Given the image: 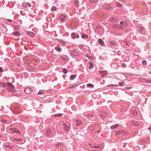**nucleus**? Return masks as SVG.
<instances>
[{"label":"nucleus","mask_w":151,"mask_h":151,"mask_svg":"<svg viewBox=\"0 0 151 151\" xmlns=\"http://www.w3.org/2000/svg\"><path fill=\"white\" fill-rule=\"evenodd\" d=\"M14 139H15V140L18 141H21L22 140V139L20 138H14Z\"/></svg>","instance_id":"nucleus-37"},{"label":"nucleus","mask_w":151,"mask_h":151,"mask_svg":"<svg viewBox=\"0 0 151 151\" xmlns=\"http://www.w3.org/2000/svg\"><path fill=\"white\" fill-rule=\"evenodd\" d=\"M112 27L114 28L118 29L119 28L118 25L116 24H114V25H113L112 26Z\"/></svg>","instance_id":"nucleus-30"},{"label":"nucleus","mask_w":151,"mask_h":151,"mask_svg":"<svg viewBox=\"0 0 151 151\" xmlns=\"http://www.w3.org/2000/svg\"><path fill=\"white\" fill-rule=\"evenodd\" d=\"M61 59L64 60H67L66 56L65 55H63L61 56Z\"/></svg>","instance_id":"nucleus-25"},{"label":"nucleus","mask_w":151,"mask_h":151,"mask_svg":"<svg viewBox=\"0 0 151 151\" xmlns=\"http://www.w3.org/2000/svg\"><path fill=\"white\" fill-rule=\"evenodd\" d=\"M148 129L149 130H150L151 129V128H148Z\"/></svg>","instance_id":"nucleus-55"},{"label":"nucleus","mask_w":151,"mask_h":151,"mask_svg":"<svg viewBox=\"0 0 151 151\" xmlns=\"http://www.w3.org/2000/svg\"><path fill=\"white\" fill-rule=\"evenodd\" d=\"M144 27H141L140 26L137 27L136 28V30L138 31L139 33H141Z\"/></svg>","instance_id":"nucleus-6"},{"label":"nucleus","mask_w":151,"mask_h":151,"mask_svg":"<svg viewBox=\"0 0 151 151\" xmlns=\"http://www.w3.org/2000/svg\"><path fill=\"white\" fill-rule=\"evenodd\" d=\"M76 123L77 124L76 126H78L79 125H80L81 124V120L80 119H78L76 120Z\"/></svg>","instance_id":"nucleus-18"},{"label":"nucleus","mask_w":151,"mask_h":151,"mask_svg":"<svg viewBox=\"0 0 151 151\" xmlns=\"http://www.w3.org/2000/svg\"><path fill=\"white\" fill-rule=\"evenodd\" d=\"M26 33L30 37H34V33L30 31H27Z\"/></svg>","instance_id":"nucleus-11"},{"label":"nucleus","mask_w":151,"mask_h":151,"mask_svg":"<svg viewBox=\"0 0 151 151\" xmlns=\"http://www.w3.org/2000/svg\"><path fill=\"white\" fill-rule=\"evenodd\" d=\"M62 71L64 73L66 74L68 72V70L66 68H64L63 69Z\"/></svg>","instance_id":"nucleus-22"},{"label":"nucleus","mask_w":151,"mask_h":151,"mask_svg":"<svg viewBox=\"0 0 151 151\" xmlns=\"http://www.w3.org/2000/svg\"><path fill=\"white\" fill-rule=\"evenodd\" d=\"M125 83L124 82H120L119 83V85L120 86H122Z\"/></svg>","instance_id":"nucleus-35"},{"label":"nucleus","mask_w":151,"mask_h":151,"mask_svg":"<svg viewBox=\"0 0 151 151\" xmlns=\"http://www.w3.org/2000/svg\"><path fill=\"white\" fill-rule=\"evenodd\" d=\"M10 129L13 133H18L19 134H20L19 131L16 128H11Z\"/></svg>","instance_id":"nucleus-5"},{"label":"nucleus","mask_w":151,"mask_h":151,"mask_svg":"<svg viewBox=\"0 0 151 151\" xmlns=\"http://www.w3.org/2000/svg\"><path fill=\"white\" fill-rule=\"evenodd\" d=\"M123 21H121L120 23V24H123Z\"/></svg>","instance_id":"nucleus-46"},{"label":"nucleus","mask_w":151,"mask_h":151,"mask_svg":"<svg viewBox=\"0 0 151 151\" xmlns=\"http://www.w3.org/2000/svg\"><path fill=\"white\" fill-rule=\"evenodd\" d=\"M71 37L73 39H75L76 38V37L77 38H79V35L75 33H73L71 34Z\"/></svg>","instance_id":"nucleus-7"},{"label":"nucleus","mask_w":151,"mask_h":151,"mask_svg":"<svg viewBox=\"0 0 151 151\" xmlns=\"http://www.w3.org/2000/svg\"><path fill=\"white\" fill-rule=\"evenodd\" d=\"M56 50L58 52H60L61 51V48H57V49Z\"/></svg>","instance_id":"nucleus-36"},{"label":"nucleus","mask_w":151,"mask_h":151,"mask_svg":"<svg viewBox=\"0 0 151 151\" xmlns=\"http://www.w3.org/2000/svg\"><path fill=\"white\" fill-rule=\"evenodd\" d=\"M116 6H117V7H121V6H122V5H121V4H120V3H118V4H117Z\"/></svg>","instance_id":"nucleus-38"},{"label":"nucleus","mask_w":151,"mask_h":151,"mask_svg":"<svg viewBox=\"0 0 151 151\" xmlns=\"http://www.w3.org/2000/svg\"><path fill=\"white\" fill-rule=\"evenodd\" d=\"M3 71V70L2 68L0 66V72H2Z\"/></svg>","instance_id":"nucleus-43"},{"label":"nucleus","mask_w":151,"mask_h":151,"mask_svg":"<svg viewBox=\"0 0 151 151\" xmlns=\"http://www.w3.org/2000/svg\"><path fill=\"white\" fill-rule=\"evenodd\" d=\"M78 86L77 84L72 85L70 87L71 88H74Z\"/></svg>","instance_id":"nucleus-34"},{"label":"nucleus","mask_w":151,"mask_h":151,"mask_svg":"<svg viewBox=\"0 0 151 151\" xmlns=\"http://www.w3.org/2000/svg\"><path fill=\"white\" fill-rule=\"evenodd\" d=\"M147 82H149V83H151V81L150 80H149L148 81H147Z\"/></svg>","instance_id":"nucleus-53"},{"label":"nucleus","mask_w":151,"mask_h":151,"mask_svg":"<svg viewBox=\"0 0 151 151\" xmlns=\"http://www.w3.org/2000/svg\"><path fill=\"white\" fill-rule=\"evenodd\" d=\"M6 147H8V146H7H7H6Z\"/></svg>","instance_id":"nucleus-57"},{"label":"nucleus","mask_w":151,"mask_h":151,"mask_svg":"<svg viewBox=\"0 0 151 151\" xmlns=\"http://www.w3.org/2000/svg\"><path fill=\"white\" fill-rule=\"evenodd\" d=\"M118 126H119V125H118V124H116L114 125H112V126H111L110 127V128H111V129H115V128H117Z\"/></svg>","instance_id":"nucleus-17"},{"label":"nucleus","mask_w":151,"mask_h":151,"mask_svg":"<svg viewBox=\"0 0 151 151\" xmlns=\"http://www.w3.org/2000/svg\"><path fill=\"white\" fill-rule=\"evenodd\" d=\"M81 37L83 39H85V37L88 38V36L87 35H81Z\"/></svg>","instance_id":"nucleus-27"},{"label":"nucleus","mask_w":151,"mask_h":151,"mask_svg":"<svg viewBox=\"0 0 151 151\" xmlns=\"http://www.w3.org/2000/svg\"><path fill=\"white\" fill-rule=\"evenodd\" d=\"M142 64L144 65H147V62L145 60H143L142 62Z\"/></svg>","instance_id":"nucleus-29"},{"label":"nucleus","mask_w":151,"mask_h":151,"mask_svg":"<svg viewBox=\"0 0 151 151\" xmlns=\"http://www.w3.org/2000/svg\"><path fill=\"white\" fill-rule=\"evenodd\" d=\"M65 16L63 14H61L59 16V18L60 19L61 21H63L65 19Z\"/></svg>","instance_id":"nucleus-12"},{"label":"nucleus","mask_w":151,"mask_h":151,"mask_svg":"<svg viewBox=\"0 0 151 151\" xmlns=\"http://www.w3.org/2000/svg\"><path fill=\"white\" fill-rule=\"evenodd\" d=\"M4 83H0V87H2V85Z\"/></svg>","instance_id":"nucleus-48"},{"label":"nucleus","mask_w":151,"mask_h":151,"mask_svg":"<svg viewBox=\"0 0 151 151\" xmlns=\"http://www.w3.org/2000/svg\"><path fill=\"white\" fill-rule=\"evenodd\" d=\"M13 34L16 36H19L20 35V34L19 32L17 31L14 32Z\"/></svg>","instance_id":"nucleus-16"},{"label":"nucleus","mask_w":151,"mask_h":151,"mask_svg":"<svg viewBox=\"0 0 151 151\" xmlns=\"http://www.w3.org/2000/svg\"><path fill=\"white\" fill-rule=\"evenodd\" d=\"M99 44L101 46H104V43L103 41L101 39H99L98 40Z\"/></svg>","instance_id":"nucleus-9"},{"label":"nucleus","mask_w":151,"mask_h":151,"mask_svg":"<svg viewBox=\"0 0 151 151\" xmlns=\"http://www.w3.org/2000/svg\"><path fill=\"white\" fill-rule=\"evenodd\" d=\"M27 6H28L29 7H30L31 6V4L29 2H27Z\"/></svg>","instance_id":"nucleus-40"},{"label":"nucleus","mask_w":151,"mask_h":151,"mask_svg":"<svg viewBox=\"0 0 151 151\" xmlns=\"http://www.w3.org/2000/svg\"><path fill=\"white\" fill-rule=\"evenodd\" d=\"M69 53L72 57H76L78 55V53L76 52V51L74 50H71L69 52Z\"/></svg>","instance_id":"nucleus-4"},{"label":"nucleus","mask_w":151,"mask_h":151,"mask_svg":"<svg viewBox=\"0 0 151 151\" xmlns=\"http://www.w3.org/2000/svg\"><path fill=\"white\" fill-rule=\"evenodd\" d=\"M116 134H122V133H124V130H119V131L116 132Z\"/></svg>","instance_id":"nucleus-20"},{"label":"nucleus","mask_w":151,"mask_h":151,"mask_svg":"<svg viewBox=\"0 0 151 151\" xmlns=\"http://www.w3.org/2000/svg\"><path fill=\"white\" fill-rule=\"evenodd\" d=\"M46 135L47 136H50L51 134V131L50 129H48L46 131Z\"/></svg>","instance_id":"nucleus-10"},{"label":"nucleus","mask_w":151,"mask_h":151,"mask_svg":"<svg viewBox=\"0 0 151 151\" xmlns=\"http://www.w3.org/2000/svg\"><path fill=\"white\" fill-rule=\"evenodd\" d=\"M33 90L30 87H26L24 89V92L27 94H30L32 93Z\"/></svg>","instance_id":"nucleus-2"},{"label":"nucleus","mask_w":151,"mask_h":151,"mask_svg":"<svg viewBox=\"0 0 151 151\" xmlns=\"http://www.w3.org/2000/svg\"><path fill=\"white\" fill-rule=\"evenodd\" d=\"M44 92H45V91L44 90H40L39 91L38 94V95H40L42 94Z\"/></svg>","instance_id":"nucleus-24"},{"label":"nucleus","mask_w":151,"mask_h":151,"mask_svg":"<svg viewBox=\"0 0 151 151\" xmlns=\"http://www.w3.org/2000/svg\"><path fill=\"white\" fill-rule=\"evenodd\" d=\"M110 87H115L117 86H118V85L115 84H111L109 86Z\"/></svg>","instance_id":"nucleus-31"},{"label":"nucleus","mask_w":151,"mask_h":151,"mask_svg":"<svg viewBox=\"0 0 151 151\" xmlns=\"http://www.w3.org/2000/svg\"><path fill=\"white\" fill-rule=\"evenodd\" d=\"M132 114L134 116L136 115L137 114V112L136 111H134V112L132 113Z\"/></svg>","instance_id":"nucleus-39"},{"label":"nucleus","mask_w":151,"mask_h":151,"mask_svg":"<svg viewBox=\"0 0 151 151\" xmlns=\"http://www.w3.org/2000/svg\"><path fill=\"white\" fill-rule=\"evenodd\" d=\"M116 21V19L113 17L110 18L109 19V21L110 22H115Z\"/></svg>","instance_id":"nucleus-15"},{"label":"nucleus","mask_w":151,"mask_h":151,"mask_svg":"<svg viewBox=\"0 0 151 151\" xmlns=\"http://www.w3.org/2000/svg\"><path fill=\"white\" fill-rule=\"evenodd\" d=\"M2 87H6L8 90L11 91H12L14 90V87L13 85L11 83L6 82L4 83L2 85Z\"/></svg>","instance_id":"nucleus-1"},{"label":"nucleus","mask_w":151,"mask_h":151,"mask_svg":"<svg viewBox=\"0 0 151 151\" xmlns=\"http://www.w3.org/2000/svg\"><path fill=\"white\" fill-rule=\"evenodd\" d=\"M7 20H8L9 22H11L12 21V20L10 19H7Z\"/></svg>","instance_id":"nucleus-51"},{"label":"nucleus","mask_w":151,"mask_h":151,"mask_svg":"<svg viewBox=\"0 0 151 151\" xmlns=\"http://www.w3.org/2000/svg\"><path fill=\"white\" fill-rule=\"evenodd\" d=\"M76 75H71L70 76L69 78V79H70V80H71V81L73 80L75 78H76Z\"/></svg>","instance_id":"nucleus-13"},{"label":"nucleus","mask_w":151,"mask_h":151,"mask_svg":"<svg viewBox=\"0 0 151 151\" xmlns=\"http://www.w3.org/2000/svg\"><path fill=\"white\" fill-rule=\"evenodd\" d=\"M63 125L64 126V129L65 131H68L69 130V127L67 126L64 123Z\"/></svg>","instance_id":"nucleus-8"},{"label":"nucleus","mask_w":151,"mask_h":151,"mask_svg":"<svg viewBox=\"0 0 151 151\" xmlns=\"http://www.w3.org/2000/svg\"><path fill=\"white\" fill-rule=\"evenodd\" d=\"M102 6L104 9L106 10H109L111 8V6L107 4H104Z\"/></svg>","instance_id":"nucleus-3"},{"label":"nucleus","mask_w":151,"mask_h":151,"mask_svg":"<svg viewBox=\"0 0 151 151\" xmlns=\"http://www.w3.org/2000/svg\"><path fill=\"white\" fill-rule=\"evenodd\" d=\"M74 3L75 4V5L76 7L79 6V1L78 0H75L74 1Z\"/></svg>","instance_id":"nucleus-21"},{"label":"nucleus","mask_w":151,"mask_h":151,"mask_svg":"<svg viewBox=\"0 0 151 151\" xmlns=\"http://www.w3.org/2000/svg\"><path fill=\"white\" fill-rule=\"evenodd\" d=\"M62 44L63 45H65L66 44L65 42L64 41H63Z\"/></svg>","instance_id":"nucleus-45"},{"label":"nucleus","mask_w":151,"mask_h":151,"mask_svg":"<svg viewBox=\"0 0 151 151\" xmlns=\"http://www.w3.org/2000/svg\"><path fill=\"white\" fill-rule=\"evenodd\" d=\"M128 134V132H127V131H124V133H122V135H127Z\"/></svg>","instance_id":"nucleus-32"},{"label":"nucleus","mask_w":151,"mask_h":151,"mask_svg":"<svg viewBox=\"0 0 151 151\" xmlns=\"http://www.w3.org/2000/svg\"><path fill=\"white\" fill-rule=\"evenodd\" d=\"M6 147H8V146H7H7H6Z\"/></svg>","instance_id":"nucleus-56"},{"label":"nucleus","mask_w":151,"mask_h":151,"mask_svg":"<svg viewBox=\"0 0 151 151\" xmlns=\"http://www.w3.org/2000/svg\"><path fill=\"white\" fill-rule=\"evenodd\" d=\"M122 65L123 67H126V65L124 63L122 64Z\"/></svg>","instance_id":"nucleus-42"},{"label":"nucleus","mask_w":151,"mask_h":151,"mask_svg":"<svg viewBox=\"0 0 151 151\" xmlns=\"http://www.w3.org/2000/svg\"><path fill=\"white\" fill-rule=\"evenodd\" d=\"M90 146L91 147H93V148H99V147H98L96 145H91L90 144Z\"/></svg>","instance_id":"nucleus-26"},{"label":"nucleus","mask_w":151,"mask_h":151,"mask_svg":"<svg viewBox=\"0 0 151 151\" xmlns=\"http://www.w3.org/2000/svg\"><path fill=\"white\" fill-rule=\"evenodd\" d=\"M62 115V114H60V113L58 114V116H61Z\"/></svg>","instance_id":"nucleus-49"},{"label":"nucleus","mask_w":151,"mask_h":151,"mask_svg":"<svg viewBox=\"0 0 151 151\" xmlns=\"http://www.w3.org/2000/svg\"><path fill=\"white\" fill-rule=\"evenodd\" d=\"M109 43L110 45H114L116 44L115 42L113 41H110L109 42Z\"/></svg>","instance_id":"nucleus-28"},{"label":"nucleus","mask_w":151,"mask_h":151,"mask_svg":"<svg viewBox=\"0 0 151 151\" xmlns=\"http://www.w3.org/2000/svg\"><path fill=\"white\" fill-rule=\"evenodd\" d=\"M94 85L91 83H88L87 85V86L88 87L93 88L94 87Z\"/></svg>","instance_id":"nucleus-19"},{"label":"nucleus","mask_w":151,"mask_h":151,"mask_svg":"<svg viewBox=\"0 0 151 151\" xmlns=\"http://www.w3.org/2000/svg\"><path fill=\"white\" fill-rule=\"evenodd\" d=\"M97 1V0H90L89 2L91 3H95Z\"/></svg>","instance_id":"nucleus-33"},{"label":"nucleus","mask_w":151,"mask_h":151,"mask_svg":"<svg viewBox=\"0 0 151 151\" xmlns=\"http://www.w3.org/2000/svg\"><path fill=\"white\" fill-rule=\"evenodd\" d=\"M126 88H127V89H129V88H131L132 87H127Z\"/></svg>","instance_id":"nucleus-54"},{"label":"nucleus","mask_w":151,"mask_h":151,"mask_svg":"<svg viewBox=\"0 0 151 151\" xmlns=\"http://www.w3.org/2000/svg\"><path fill=\"white\" fill-rule=\"evenodd\" d=\"M88 116L89 117H91L92 116V115L91 114H89L88 115Z\"/></svg>","instance_id":"nucleus-50"},{"label":"nucleus","mask_w":151,"mask_h":151,"mask_svg":"<svg viewBox=\"0 0 151 151\" xmlns=\"http://www.w3.org/2000/svg\"><path fill=\"white\" fill-rule=\"evenodd\" d=\"M88 64L89 65V69H92L94 67L93 64L90 62H89Z\"/></svg>","instance_id":"nucleus-14"},{"label":"nucleus","mask_w":151,"mask_h":151,"mask_svg":"<svg viewBox=\"0 0 151 151\" xmlns=\"http://www.w3.org/2000/svg\"><path fill=\"white\" fill-rule=\"evenodd\" d=\"M57 8L56 7L54 6H52V7L51 8V10L52 11H57Z\"/></svg>","instance_id":"nucleus-23"},{"label":"nucleus","mask_w":151,"mask_h":151,"mask_svg":"<svg viewBox=\"0 0 151 151\" xmlns=\"http://www.w3.org/2000/svg\"><path fill=\"white\" fill-rule=\"evenodd\" d=\"M87 57L89 60H91L92 59V58L91 57L88 55L87 56Z\"/></svg>","instance_id":"nucleus-41"},{"label":"nucleus","mask_w":151,"mask_h":151,"mask_svg":"<svg viewBox=\"0 0 151 151\" xmlns=\"http://www.w3.org/2000/svg\"><path fill=\"white\" fill-rule=\"evenodd\" d=\"M106 75V74L105 73H103L102 75V76L103 77H105Z\"/></svg>","instance_id":"nucleus-47"},{"label":"nucleus","mask_w":151,"mask_h":151,"mask_svg":"<svg viewBox=\"0 0 151 151\" xmlns=\"http://www.w3.org/2000/svg\"><path fill=\"white\" fill-rule=\"evenodd\" d=\"M54 116H55V117H56V116H58V114H54Z\"/></svg>","instance_id":"nucleus-52"},{"label":"nucleus","mask_w":151,"mask_h":151,"mask_svg":"<svg viewBox=\"0 0 151 151\" xmlns=\"http://www.w3.org/2000/svg\"><path fill=\"white\" fill-rule=\"evenodd\" d=\"M134 125L135 126H138L139 125V124L138 123H135L134 124Z\"/></svg>","instance_id":"nucleus-44"}]
</instances>
